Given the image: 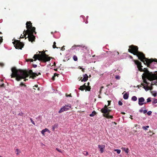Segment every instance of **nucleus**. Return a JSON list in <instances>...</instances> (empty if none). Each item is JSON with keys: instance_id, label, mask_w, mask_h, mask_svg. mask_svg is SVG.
Segmentation results:
<instances>
[{"instance_id": "nucleus-53", "label": "nucleus", "mask_w": 157, "mask_h": 157, "mask_svg": "<svg viewBox=\"0 0 157 157\" xmlns=\"http://www.w3.org/2000/svg\"><path fill=\"white\" fill-rule=\"evenodd\" d=\"M104 88V86H102L101 87V88H100V89L101 90H102V89H103Z\"/></svg>"}, {"instance_id": "nucleus-58", "label": "nucleus", "mask_w": 157, "mask_h": 157, "mask_svg": "<svg viewBox=\"0 0 157 157\" xmlns=\"http://www.w3.org/2000/svg\"><path fill=\"white\" fill-rule=\"evenodd\" d=\"M130 58H131V59H132L133 58V57L132 56H130Z\"/></svg>"}, {"instance_id": "nucleus-64", "label": "nucleus", "mask_w": 157, "mask_h": 157, "mask_svg": "<svg viewBox=\"0 0 157 157\" xmlns=\"http://www.w3.org/2000/svg\"><path fill=\"white\" fill-rule=\"evenodd\" d=\"M122 113L123 114H125V113H124V112Z\"/></svg>"}, {"instance_id": "nucleus-57", "label": "nucleus", "mask_w": 157, "mask_h": 157, "mask_svg": "<svg viewBox=\"0 0 157 157\" xmlns=\"http://www.w3.org/2000/svg\"><path fill=\"white\" fill-rule=\"evenodd\" d=\"M78 68H79L80 69H82V68L81 67L79 66L78 67Z\"/></svg>"}, {"instance_id": "nucleus-52", "label": "nucleus", "mask_w": 157, "mask_h": 157, "mask_svg": "<svg viewBox=\"0 0 157 157\" xmlns=\"http://www.w3.org/2000/svg\"><path fill=\"white\" fill-rule=\"evenodd\" d=\"M132 115H130V118L131 119H132H132H133V118H132Z\"/></svg>"}, {"instance_id": "nucleus-51", "label": "nucleus", "mask_w": 157, "mask_h": 157, "mask_svg": "<svg viewBox=\"0 0 157 157\" xmlns=\"http://www.w3.org/2000/svg\"><path fill=\"white\" fill-rule=\"evenodd\" d=\"M82 71L83 72H84V68H82Z\"/></svg>"}, {"instance_id": "nucleus-63", "label": "nucleus", "mask_w": 157, "mask_h": 157, "mask_svg": "<svg viewBox=\"0 0 157 157\" xmlns=\"http://www.w3.org/2000/svg\"><path fill=\"white\" fill-rule=\"evenodd\" d=\"M115 124H117V123L115 122H113Z\"/></svg>"}, {"instance_id": "nucleus-33", "label": "nucleus", "mask_w": 157, "mask_h": 157, "mask_svg": "<svg viewBox=\"0 0 157 157\" xmlns=\"http://www.w3.org/2000/svg\"><path fill=\"white\" fill-rule=\"evenodd\" d=\"M115 78L117 79H119L120 78V77L119 75H116V76Z\"/></svg>"}, {"instance_id": "nucleus-41", "label": "nucleus", "mask_w": 157, "mask_h": 157, "mask_svg": "<svg viewBox=\"0 0 157 157\" xmlns=\"http://www.w3.org/2000/svg\"><path fill=\"white\" fill-rule=\"evenodd\" d=\"M56 150H57L58 151H59V152H60V153L62 152L59 149V148H56Z\"/></svg>"}, {"instance_id": "nucleus-37", "label": "nucleus", "mask_w": 157, "mask_h": 157, "mask_svg": "<svg viewBox=\"0 0 157 157\" xmlns=\"http://www.w3.org/2000/svg\"><path fill=\"white\" fill-rule=\"evenodd\" d=\"M153 103L155 104L157 103V99H155Z\"/></svg>"}, {"instance_id": "nucleus-40", "label": "nucleus", "mask_w": 157, "mask_h": 157, "mask_svg": "<svg viewBox=\"0 0 157 157\" xmlns=\"http://www.w3.org/2000/svg\"><path fill=\"white\" fill-rule=\"evenodd\" d=\"M144 87H143V88H144V89L146 90H148V87H146L145 86H143Z\"/></svg>"}, {"instance_id": "nucleus-2", "label": "nucleus", "mask_w": 157, "mask_h": 157, "mask_svg": "<svg viewBox=\"0 0 157 157\" xmlns=\"http://www.w3.org/2000/svg\"><path fill=\"white\" fill-rule=\"evenodd\" d=\"M39 53H41V54H35L34 55L33 58L34 60L32 59H29L27 60V62L30 61L32 62L33 61H36L37 59L41 61L43 63H46L47 62L49 61L52 57H48V55L45 53V52L42 51H39Z\"/></svg>"}, {"instance_id": "nucleus-27", "label": "nucleus", "mask_w": 157, "mask_h": 157, "mask_svg": "<svg viewBox=\"0 0 157 157\" xmlns=\"http://www.w3.org/2000/svg\"><path fill=\"white\" fill-rule=\"evenodd\" d=\"M114 151H116L118 154H120L121 152V150L119 149H115L114 150Z\"/></svg>"}, {"instance_id": "nucleus-34", "label": "nucleus", "mask_w": 157, "mask_h": 157, "mask_svg": "<svg viewBox=\"0 0 157 157\" xmlns=\"http://www.w3.org/2000/svg\"><path fill=\"white\" fill-rule=\"evenodd\" d=\"M151 113H152V112L151 111H149L148 112H147V114L149 115H151Z\"/></svg>"}, {"instance_id": "nucleus-44", "label": "nucleus", "mask_w": 157, "mask_h": 157, "mask_svg": "<svg viewBox=\"0 0 157 157\" xmlns=\"http://www.w3.org/2000/svg\"><path fill=\"white\" fill-rule=\"evenodd\" d=\"M147 112V111L146 110H143V113L144 114H145Z\"/></svg>"}, {"instance_id": "nucleus-26", "label": "nucleus", "mask_w": 157, "mask_h": 157, "mask_svg": "<svg viewBox=\"0 0 157 157\" xmlns=\"http://www.w3.org/2000/svg\"><path fill=\"white\" fill-rule=\"evenodd\" d=\"M56 42H54L53 43V44L52 46L53 48H58L57 47H56Z\"/></svg>"}, {"instance_id": "nucleus-11", "label": "nucleus", "mask_w": 157, "mask_h": 157, "mask_svg": "<svg viewBox=\"0 0 157 157\" xmlns=\"http://www.w3.org/2000/svg\"><path fill=\"white\" fill-rule=\"evenodd\" d=\"M83 78H82V77H81V78L80 79V80H81L82 82L84 81L86 82L88 79V76L86 74H85L83 75Z\"/></svg>"}, {"instance_id": "nucleus-14", "label": "nucleus", "mask_w": 157, "mask_h": 157, "mask_svg": "<svg viewBox=\"0 0 157 157\" xmlns=\"http://www.w3.org/2000/svg\"><path fill=\"white\" fill-rule=\"evenodd\" d=\"M86 83H85L84 85L81 86L78 89L82 91H83L85 90V87H86Z\"/></svg>"}, {"instance_id": "nucleus-60", "label": "nucleus", "mask_w": 157, "mask_h": 157, "mask_svg": "<svg viewBox=\"0 0 157 157\" xmlns=\"http://www.w3.org/2000/svg\"><path fill=\"white\" fill-rule=\"evenodd\" d=\"M66 96L67 97H68L69 96V95H68L67 94H66Z\"/></svg>"}, {"instance_id": "nucleus-8", "label": "nucleus", "mask_w": 157, "mask_h": 157, "mask_svg": "<svg viewBox=\"0 0 157 157\" xmlns=\"http://www.w3.org/2000/svg\"><path fill=\"white\" fill-rule=\"evenodd\" d=\"M68 109L69 106L68 105H66L60 109L59 112V113H61L64 111L67 110Z\"/></svg>"}, {"instance_id": "nucleus-46", "label": "nucleus", "mask_w": 157, "mask_h": 157, "mask_svg": "<svg viewBox=\"0 0 157 157\" xmlns=\"http://www.w3.org/2000/svg\"><path fill=\"white\" fill-rule=\"evenodd\" d=\"M139 112L140 113H142L143 112V110L142 109H141L139 110Z\"/></svg>"}, {"instance_id": "nucleus-3", "label": "nucleus", "mask_w": 157, "mask_h": 157, "mask_svg": "<svg viewBox=\"0 0 157 157\" xmlns=\"http://www.w3.org/2000/svg\"><path fill=\"white\" fill-rule=\"evenodd\" d=\"M143 71L145 73L146 78L150 81H153L157 79V75L150 72L146 68H144Z\"/></svg>"}, {"instance_id": "nucleus-10", "label": "nucleus", "mask_w": 157, "mask_h": 157, "mask_svg": "<svg viewBox=\"0 0 157 157\" xmlns=\"http://www.w3.org/2000/svg\"><path fill=\"white\" fill-rule=\"evenodd\" d=\"M111 111V110L110 109H109V108H108L107 109V111L105 113V114H107V116H108V118H108V119H109V118L112 119V118H113V116H112L111 115H109V113Z\"/></svg>"}, {"instance_id": "nucleus-62", "label": "nucleus", "mask_w": 157, "mask_h": 157, "mask_svg": "<svg viewBox=\"0 0 157 157\" xmlns=\"http://www.w3.org/2000/svg\"><path fill=\"white\" fill-rule=\"evenodd\" d=\"M147 103V102H143V103H144V104H146Z\"/></svg>"}, {"instance_id": "nucleus-12", "label": "nucleus", "mask_w": 157, "mask_h": 157, "mask_svg": "<svg viewBox=\"0 0 157 157\" xmlns=\"http://www.w3.org/2000/svg\"><path fill=\"white\" fill-rule=\"evenodd\" d=\"M138 104L140 105H142L144 104L143 102H144L145 99L143 97H141L138 99Z\"/></svg>"}, {"instance_id": "nucleus-47", "label": "nucleus", "mask_w": 157, "mask_h": 157, "mask_svg": "<svg viewBox=\"0 0 157 157\" xmlns=\"http://www.w3.org/2000/svg\"><path fill=\"white\" fill-rule=\"evenodd\" d=\"M64 47H65L64 46H63L62 47V49H61L62 50H63H63H65V48H64Z\"/></svg>"}, {"instance_id": "nucleus-23", "label": "nucleus", "mask_w": 157, "mask_h": 157, "mask_svg": "<svg viewBox=\"0 0 157 157\" xmlns=\"http://www.w3.org/2000/svg\"><path fill=\"white\" fill-rule=\"evenodd\" d=\"M132 100L134 101H135L137 100V98L135 96H133L132 98Z\"/></svg>"}, {"instance_id": "nucleus-38", "label": "nucleus", "mask_w": 157, "mask_h": 157, "mask_svg": "<svg viewBox=\"0 0 157 157\" xmlns=\"http://www.w3.org/2000/svg\"><path fill=\"white\" fill-rule=\"evenodd\" d=\"M118 104L120 105H122L123 104L122 102L121 101H119L118 102Z\"/></svg>"}, {"instance_id": "nucleus-7", "label": "nucleus", "mask_w": 157, "mask_h": 157, "mask_svg": "<svg viewBox=\"0 0 157 157\" xmlns=\"http://www.w3.org/2000/svg\"><path fill=\"white\" fill-rule=\"evenodd\" d=\"M108 105H105L104 107L101 110V112L103 113V116L106 118H108L107 116V115L105 114L106 112L107 111V109L108 108H110L109 107H108Z\"/></svg>"}, {"instance_id": "nucleus-42", "label": "nucleus", "mask_w": 157, "mask_h": 157, "mask_svg": "<svg viewBox=\"0 0 157 157\" xmlns=\"http://www.w3.org/2000/svg\"><path fill=\"white\" fill-rule=\"evenodd\" d=\"M1 38L0 39V44H1V43L3 41V39L1 37H0Z\"/></svg>"}, {"instance_id": "nucleus-5", "label": "nucleus", "mask_w": 157, "mask_h": 157, "mask_svg": "<svg viewBox=\"0 0 157 157\" xmlns=\"http://www.w3.org/2000/svg\"><path fill=\"white\" fill-rule=\"evenodd\" d=\"M34 32H32L28 33H25L24 34L23 36L25 37V39L28 38L29 41L33 42L35 41V36L33 35Z\"/></svg>"}, {"instance_id": "nucleus-4", "label": "nucleus", "mask_w": 157, "mask_h": 157, "mask_svg": "<svg viewBox=\"0 0 157 157\" xmlns=\"http://www.w3.org/2000/svg\"><path fill=\"white\" fill-rule=\"evenodd\" d=\"M26 28L27 29L26 30H25L23 32V34L25 33H28L32 32H34L35 34H36V32L35 31L36 28L33 27L32 23L31 21H27L26 23Z\"/></svg>"}, {"instance_id": "nucleus-18", "label": "nucleus", "mask_w": 157, "mask_h": 157, "mask_svg": "<svg viewBox=\"0 0 157 157\" xmlns=\"http://www.w3.org/2000/svg\"><path fill=\"white\" fill-rule=\"evenodd\" d=\"M128 98V94L126 93L123 95V98L124 99H127Z\"/></svg>"}, {"instance_id": "nucleus-50", "label": "nucleus", "mask_w": 157, "mask_h": 157, "mask_svg": "<svg viewBox=\"0 0 157 157\" xmlns=\"http://www.w3.org/2000/svg\"><path fill=\"white\" fill-rule=\"evenodd\" d=\"M24 36H22V35L21 34V36H20V38H24Z\"/></svg>"}, {"instance_id": "nucleus-19", "label": "nucleus", "mask_w": 157, "mask_h": 157, "mask_svg": "<svg viewBox=\"0 0 157 157\" xmlns=\"http://www.w3.org/2000/svg\"><path fill=\"white\" fill-rule=\"evenodd\" d=\"M96 114V112L95 111H94L92 112V113L90 114V117H93Z\"/></svg>"}, {"instance_id": "nucleus-24", "label": "nucleus", "mask_w": 157, "mask_h": 157, "mask_svg": "<svg viewBox=\"0 0 157 157\" xmlns=\"http://www.w3.org/2000/svg\"><path fill=\"white\" fill-rule=\"evenodd\" d=\"M16 151L17 152L16 154L17 155H18L21 152L18 149H16Z\"/></svg>"}, {"instance_id": "nucleus-17", "label": "nucleus", "mask_w": 157, "mask_h": 157, "mask_svg": "<svg viewBox=\"0 0 157 157\" xmlns=\"http://www.w3.org/2000/svg\"><path fill=\"white\" fill-rule=\"evenodd\" d=\"M48 131V129L47 128H46L44 129H43L42 130V131H41V133L43 135H44V133L45 132H46Z\"/></svg>"}, {"instance_id": "nucleus-31", "label": "nucleus", "mask_w": 157, "mask_h": 157, "mask_svg": "<svg viewBox=\"0 0 157 157\" xmlns=\"http://www.w3.org/2000/svg\"><path fill=\"white\" fill-rule=\"evenodd\" d=\"M20 86H24L25 87H26V86L24 84L23 82H21L20 84Z\"/></svg>"}, {"instance_id": "nucleus-13", "label": "nucleus", "mask_w": 157, "mask_h": 157, "mask_svg": "<svg viewBox=\"0 0 157 157\" xmlns=\"http://www.w3.org/2000/svg\"><path fill=\"white\" fill-rule=\"evenodd\" d=\"M133 61L137 65L138 68L139 67H143L141 65V63L138 60H133Z\"/></svg>"}, {"instance_id": "nucleus-35", "label": "nucleus", "mask_w": 157, "mask_h": 157, "mask_svg": "<svg viewBox=\"0 0 157 157\" xmlns=\"http://www.w3.org/2000/svg\"><path fill=\"white\" fill-rule=\"evenodd\" d=\"M23 113H22V112H21V113H18V115L21 116H23Z\"/></svg>"}, {"instance_id": "nucleus-29", "label": "nucleus", "mask_w": 157, "mask_h": 157, "mask_svg": "<svg viewBox=\"0 0 157 157\" xmlns=\"http://www.w3.org/2000/svg\"><path fill=\"white\" fill-rule=\"evenodd\" d=\"M73 59L75 61H76L78 60V58L76 56H74L73 57Z\"/></svg>"}, {"instance_id": "nucleus-25", "label": "nucleus", "mask_w": 157, "mask_h": 157, "mask_svg": "<svg viewBox=\"0 0 157 157\" xmlns=\"http://www.w3.org/2000/svg\"><path fill=\"white\" fill-rule=\"evenodd\" d=\"M82 153L85 156H87L89 155L88 153L86 151H84Z\"/></svg>"}, {"instance_id": "nucleus-45", "label": "nucleus", "mask_w": 157, "mask_h": 157, "mask_svg": "<svg viewBox=\"0 0 157 157\" xmlns=\"http://www.w3.org/2000/svg\"><path fill=\"white\" fill-rule=\"evenodd\" d=\"M33 67L34 68H36L37 67V65L36 64H33Z\"/></svg>"}, {"instance_id": "nucleus-56", "label": "nucleus", "mask_w": 157, "mask_h": 157, "mask_svg": "<svg viewBox=\"0 0 157 157\" xmlns=\"http://www.w3.org/2000/svg\"><path fill=\"white\" fill-rule=\"evenodd\" d=\"M90 84V82H88L87 83V86H89Z\"/></svg>"}, {"instance_id": "nucleus-39", "label": "nucleus", "mask_w": 157, "mask_h": 157, "mask_svg": "<svg viewBox=\"0 0 157 157\" xmlns=\"http://www.w3.org/2000/svg\"><path fill=\"white\" fill-rule=\"evenodd\" d=\"M0 87H5V84L4 83H3L1 85H0Z\"/></svg>"}, {"instance_id": "nucleus-20", "label": "nucleus", "mask_w": 157, "mask_h": 157, "mask_svg": "<svg viewBox=\"0 0 157 157\" xmlns=\"http://www.w3.org/2000/svg\"><path fill=\"white\" fill-rule=\"evenodd\" d=\"M59 75V74H57V73H55L54 75L52 77V79L53 80H55V77L57 76V77L58 76V75Z\"/></svg>"}, {"instance_id": "nucleus-59", "label": "nucleus", "mask_w": 157, "mask_h": 157, "mask_svg": "<svg viewBox=\"0 0 157 157\" xmlns=\"http://www.w3.org/2000/svg\"><path fill=\"white\" fill-rule=\"evenodd\" d=\"M69 97H71V94H69Z\"/></svg>"}, {"instance_id": "nucleus-32", "label": "nucleus", "mask_w": 157, "mask_h": 157, "mask_svg": "<svg viewBox=\"0 0 157 157\" xmlns=\"http://www.w3.org/2000/svg\"><path fill=\"white\" fill-rule=\"evenodd\" d=\"M151 98L149 97L147 99V102H149L151 101Z\"/></svg>"}, {"instance_id": "nucleus-16", "label": "nucleus", "mask_w": 157, "mask_h": 157, "mask_svg": "<svg viewBox=\"0 0 157 157\" xmlns=\"http://www.w3.org/2000/svg\"><path fill=\"white\" fill-rule=\"evenodd\" d=\"M121 149L125 151V152L128 154L129 151V149L128 148H126L125 147H122L121 148Z\"/></svg>"}, {"instance_id": "nucleus-30", "label": "nucleus", "mask_w": 157, "mask_h": 157, "mask_svg": "<svg viewBox=\"0 0 157 157\" xmlns=\"http://www.w3.org/2000/svg\"><path fill=\"white\" fill-rule=\"evenodd\" d=\"M142 67H139L138 68V69L141 72L143 71H144L143 69L142 68Z\"/></svg>"}, {"instance_id": "nucleus-15", "label": "nucleus", "mask_w": 157, "mask_h": 157, "mask_svg": "<svg viewBox=\"0 0 157 157\" xmlns=\"http://www.w3.org/2000/svg\"><path fill=\"white\" fill-rule=\"evenodd\" d=\"M86 87H85V90L86 91L87 90L88 91H90L91 89L90 86H87L86 84Z\"/></svg>"}, {"instance_id": "nucleus-48", "label": "nucleus", "mask_w": 157, "mask_h": 157, "mask_svg": "<svg viewBox=\"0 0 157 157\" xmlns=\"http://www.w3.org/2000/svg\"><path fill=\"white\" fill-rule=\"evenodd\" d=\"M13 114H14V115H16V113L15 111H12V112Z\"/></svg>"}, {"instance_id": "nucleus-6", "label": "nucleus", "mask_w": 157, "mask_h": 157, "mask_svg": "<svg viewBox=\"0 0 157 157\" xmlns=\"http://www.w3.org/2000/svg\"><path fill=\"white\" fill-rule=\"evenodd\" d=\"M13 43L15 48L17 49H21L24 45V43L21 42L20 40H15Z\"/></svg>"}, {"instance_id": "nucleus-55", "label": "nucleus", "mask_w": 157, "mask_h": 157, "mask_svg": "<svg viewBox=\"0 0 157 157\" xmlns=\"http://www.w3.org/2000/svg\"><path fill=\"white\" fill-rule=\"evenodd\" d=\"M141 86H144V83H141Z\"/></svg>"}, {"instance_id": "nucleus-22", "label": "nucleus", "mask_w": 157, "mask_h": 157, "mask_svg": "<svg viewBox=\"0 0 157 157\" xmlns=\"http://www.w3.org/2000/svg\"><path fill=\"white\" fill-rule=\"evenodd\" d=\"M142 77V78L144 82L146 84H148V83L147 82V80L144 78V76H143Z\"/></svg>"}, {"instance_id": "nucleus-61", "label": "nucleus", "mask_w": 157, "mask_h": 157, "mask_svg": "<svg viewBox=\"0 0 157 157\" xmlns=\"http://www.w3.org/2000/svg\"><path fill=\"white\" fill-rule=\"evenodd\" d=\"M35 86L36 87H38V85H35Z\"/></svg>"}, {"instance_id": "nucleus-49", "label": "nucleus", "mask_w": 157, "mask_h": 157, "mask_svg": "<svg viewBox=\"0 0 157 157\" xmlns=\"http://www.w3.org/2000/svg\"><path fill=\"white\" fill-rule=\"evenodd\" d=\"M156 95L157 94L156 93H154L153 94V96H154V97H156Z\"/></svg>"}, {"instance_id": "nucleus-36", "label": "nucleus", "mask_w": 157, "mask_h": 157, "mask_svg": "<svg viewBox=\"0 0 157 157\" xmlns=\"http://www.w3.org/2000/svg\"><path fill=\"white\" fill-rule=\"evenodd\" d=\"M30 120H31V122L34 125H35V123L33 121V120H32V118H30Z\"/></svg>"}, {"instance_id": "nucleus-54", "label": "nucleus", "mask_w": 157, "mask_h": 157, "mask_svg": "<svg viewBox=\"0 0 157 157\" xmlns=\"http://www.w3.org/2000/svg\"><path fill=\"white\" fill-rule=\"evenodd\" d=\"M101 91H102V90L100 89V90L99 91L100 94H101Z\"/></svg>"}, {"instance_id": "nucleus-1", "label": "nucleus", "mask_w": 157, "mask_h": 157, "mask_svg": "<svg viewBox=\"0 0 157 157\" xmlns=\"http://www.w3.org/2000/svg\"><path fill=\"white\" fill-rule=\"evenodd\" d=\"M11 71L12 73L10 75L11 78H16V80L18 81L22 79H25L24 81H26L28 80V79L25 78H26L28 77L29 75H30V78L32 77L33 78H34L36 76L41 74L40 72H39L38 74L33 72L31 70L27 71L26 70L17 69L15 67L11 68Z\"/></svg>"}, {"instance_id": "nucleus-9", "label": "nucleus", "mask_w": 157, "mask_h": 157, "mask_svg": "<svg viewBox=\"0 0 157 157\" xmlns=\"http://www.w3.org/2000/svg\"><path fill=\"white\" fill-rule=\"evenodd\" d=\"M98 147L99 151H100L101 153H102L104 151V150L105 149V145H98Z\"/></svg>"}, {"instance_id": "nucleus-28", "label": "nucleus", "mask_w": 157, "mask_h": 157, "mask_svg": "<svg viewBox=\"0 0 157 157\" xmlns=\"http://www.w3.org/2000/svg\"><path fill=\"white\" fill-rule=\"evenodd\" d=\"M149 127V126H143L142 127V128L144 130H146L147 129V128H148Z\"/></svg>"}, {"instance_id": "nucleus-43", "label": "nucleus", "mask_w": 157, "mask_h": 157, "mask_svg": "<svg viewBox=\"0 0 157 157\" xmlns=\"http://www.w3.org/2000/svg\"><path fill=\"white\" fill-rule=\"evenodd\" d=\"M108 106H109L110 105L111 101H108Z\"/></svg>"}, {"instance_id": "nucleus-21", "label": "nucleus", "mask_w": 157, "mask_h": 157, "mask_svg": "<svg viewBox=\"0 0 157 157\" xmlns=\"http://www.w3.org/2000/svg\"><path fill=\"white\" fill-rule=\"evenodd\" d=\"M57 127V124H55L54 125L52 126V130L54 131L55 130V128H56Z\"/></svg>"}]
</instances>
